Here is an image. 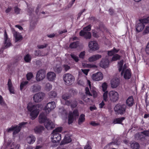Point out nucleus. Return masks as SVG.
<instances>
[{"label": "nucleus", "mask_w": 149, "mask_h": 149, "mask_svg": "<svg viewBox=\"0 0 149 149\" xmlns=\"http://www.w3.org/2000/svg\"><path fill=\"white\" fill-rule=\"evenodd\" d=\"M40 106V105H34L30 102L28 104L27 108L28 110L31 112L30 116L31 119H34L38 116L39 113Z\"/></svg>", "instance_id": "1"}, {"label": "nucleus", "mask_w": 149, "mask_h": 149, "mask_svg": "<svg viewBox=\"0 0 149 149\" xmlns=\"http://www.w3.org/2000/svg\"><path fill=\"white\" fill-rule=\"evenodd\" d=\"M126 109L125 105L118 104L115 106L114 110L117 113L122 115L125 112Z\"/></svg>", "instance_id": "2"}, {"label": "nucleus", "mask_w": 149, "mask_h": 149, "mask_svg": "<svg viewBox=\"0 0 149 149\" xmlns=\"http://www.w3.org/2000/svg\"><path fill=\"white\" fill-rule=\"evenodd\" d=\"M63 79L66 84L69 85L74 82V78L71 74L66 73L63 76Z\"/></svg>", "instance_id": "3"}, {"label": "nucleus", "mask_w": 149, "mask_h": 149, "mask_svg": "<svg viewBox=\"0 0 149 149\" xmlns=\"http://www.w3.org/2000/svg\"><path fill=\"white\" fill-rule=\"evenodd\" d=\"M109 98L110 100L113 102H116L119 98V95L118 93L115 91H111L109 93Z\"/></svg>", "instance_id": "4"}, {"label": "nucleus", "mask_w": 149, "mask_h": 149, "mask_svg": "<svg viewBox=\"0 0 149 149\" xmlns=\"http://www.w3.org/2000/svg\"><path fill=\"white\" fill-rule=\"evenodd\" d=\"M79 113L77 109L74 110L72 113H69L68 116V123L69 124L72 123L74 119L79 116Z\"/></svg>", "instance_id": "5"}, {"label": "nucleus", "mask_w": 149, "mask_h": 149, "mask_svg": "<svg viewBox=\"0 0 149 149\" xmlns=\"http://www.w3.org/2000/svg\"><path fill=\"white\" fill-rule=\"evenodd\" d=\"M45 96V94L44 93L42 92H39L33 95V100L35 102H39L43 100Z\"/></svg>", "instance_id": "6"}, {"label": "nucleus", "mask_w": 149, "mask_h": 149, "mask_svg": "<svg viewBox=\"0 0 149 149\" xmlns=\"http://www.w3.org/2000/svg\"><path fill=\"white\" fill-rule=\"evenodd\" d=\"M56 105L55 102L52 101L48 103L45 107L44 109L46 114L48 113L49 112L53 110L56 107Z\"/></svg>", "instance_id": "7"}, {"label": "nucleus", "mask_w": 149, "mask_h": 149, "mask_svg": "<svg viewBox=\"0 0 149 149\" xmlns=\"http://www.w3.org/2000/svg\"><path fill=\"white\" fill-rule=\"evenodd\" d=\"M125 65L124 64L123 66V68L121 72V75L123 76L124 78L125 79H130L131 76V74L130 70L129 69H125L124 68L125 67Z\"/></svg>", "instance_id": "8"}, {"label": "nucleus", "mask_w": 149, "mask_h": 149, "mask_svg": "<svg viewBox=\"0 0 149 149\" xmlns=\"http://www.w3.org/2000/svg\"><path fill=\"white\" fill-rule=\"evenodd\" d=\"M46 72L44 70H39L36 75V79L37 81H40L42 80L45 77Z\"/></svg>", "instance_id": "9"}, {"label": "nucleus", "mask_w": 149, "mask_h": 149, "mask_svg": "<svg viewBox=\"0 0 149 149\" xmlns=\"http://www.w3.org/2000/svg\"><path fill=\"white\" fill-rule=\"evenodd\" d=\"M3 43L5 48L8 47L11 45L10 39L8 37L6 30H4Z\"/></svg>", "instance_id": "10"}, {"label": "nucleus", "mask_w": 149, "mask_h": 149, "mask_svg": "<svg viewBox=\"0 0 149 149\" xmlns=\"http://www.w3.org/2000/svg\"><path fill=\"white\" fill-rule=\"evenodd\" d=\"M88 46L90 50L92 51H95L99 48L97 42L95 41H90L88 43Z\"/></svg>", "instance_id": "11"}, {"label": "nucleus", "mask_w": 149, "mask_h": 149, "mask_svg": "<svg viewBox=\"0 0 149 149\" xmlns=\"http://www.w3.org/2000/svg\"><path fill=\"white\" fill-rule=\"evenodd\" d=\"M52 141L53 143L59 142L61 140V136L58 133H52L51 137Z\"/></svg>", "instance_id": "12"}, {"label": "nucleus", "mask_w": 149, "mask_h": 149, "mask_svg": "<svg viewBox=\"0 0 149 149\" xmlns=\"http://www.w3.org/2000/svg\"><path fill=\"white\" fill-rule=\"evenodd\" d=\"M85 93L86 95H85L84 97H83V100L84 101L86 102H92V100L90 98V97H88L87 96H91L92 94L90 93L89 91V89L88 87H86L85 89Z\"/></svg>", "instance_id": "13"}, {"label": "nucleus", "mask_w": 149, "mask_h": 149, "mask_svg": "<svg viewBox=\"0 0 149 149\" xmlns=\"http://www.w3.org/2000/svg\"><path fill=\"white\" fill-rule=\"evenodd\" d=\"M92 79L95 81H99L102 79L103 75L101 72H99L93 74L91 77Z\"/></svg>", "instance_id": "14"}, {"label": "nucleus", "mask_w": 149, "mask_h": 149, "mask_svg": "<svg viewBox=\"0 0 149 149\" xmlns=\"http://www.w3.org/2000/svg\"><path fill=\"white\" fill-rule=\"evenodd\" d=\"M120 81L119 79L117 78H114L111 80V85L112 88H116L120 84Z\"/></svg>", "instance_id": "15"}, {"label": "nucleus", "mask_w": 149, "mask_h": 149, "mask_svg": "<svg viewBox=\"0 0 149 149\" xmlns=\"http://www.w3.org/2000/svg\"><path fill=\"white\" fill-rule=\"evenodd\" d=\"M109 63L108 56H106L105 58H102L100 63V66L102 68H106L108 67Z\"/></svg>", "instance_id": "16"}, {"label": "nucleus", "mask_w": 149, "mask_h": 149, "mask_svg": "<svg viewBox=\"0 0 149 149\" xmlns=\"http://www.w3.org/2000/svg\"><path fill=\"white\" fill-rule=\"evenodd\" d=\"M144 23L141 21V19H139L136 26V31L139 32L142 31L144 29Z\"/></svg>", "instance_id": "17"}, {"label": "nucleus", "mask_w": 149, "mask_h": 149, "mask_svg": "<svg viewBox=\"0 0 149 149\" xmlns=\"http://www.w3.org/2000/svg\"><path fill=\"white\" fill-rule=\"evenodd\" d=\"M46 113H40L39 117V122L40 123H44V124L49 119L47 118L46 117Z\"/></svg>", "instance_id": "18"}, {"label": "nucleus", "mask_w": 149, "mask_h": 149, "mask_svg": "<svg viewBox=\"0 0 149 149\" xmlns=\"http://www.w3.org/2000/svg\"><path fill=\"white\" fill-rule=\"evenodd\" d=\"M47 78L49 81H55L56 78V75L53 72H50L47 74Z\"/></svg>", "instance_id": "19"}, {"label": "nucleus", "mask_w": 149, "mask_h": 149, "mask_svg": "<svg viewBox=\"0 0 149 149\" xmlns=\"http://www.w3.org/2000/svg\"><path fill=\"white\" fill-rule=\"evenodd\" d=\"M12 30L13 36L15 39V42H17L21 40L22 38V36L20 34L19 32L16 31L13 29H12Z\"/></svg>", "instance_id": "20"}, {"label": "nucleus", "mask_w": 149, "mask_h": 149, "mask_svg": "<svg viewBox=\"0 0 149 149\" xmlns=\"http://www.w3.org/2000/svg\"><path fill=\"white\" fill-rule=\"evenodd\" d=\"M45 128L48 130L52 129L55 126L54 123L49 119L44 124Z\"/></svg>", "instance_id": "21"}, {"label": "nucleus", "mask_w": 149, "mask_h": 149, "mask_svg": "<svg viewBox=\"0 0 149 149\" xmlns=\"http://www.w3.org/2000/svg\"><path fill=\"white\" fill-rule=\"evenodd\" d=\"M79 35L81 36H83L86 39H90L91 36V33L89 32L81 31L79 33Z\"/></svg>", "instance_id": "22"}, {"label": "nucleus", "mask_w": 149, "mask_h": 149, "mask_svg": "<svg viewBox=\"0 0 149 149\" xmlns=\"http://www.w3.org/2000/svg\"><path fill=\"white\" fill-rule=\"evenodd\" d=\"M102 57V56L100 54L94 55L88 58V61L90 62H94L99 60Z\"/></svg>", "instance_id": "23"}, {"label": "nucleus", "mask_w": 149, "mask_h": 149, "mask_svg": "<svg viewBox=\"0 0 149 149\" xmlns=\"http://www.w3.org/2000/svg\"><path fill=\"white\" fill-rule=\"evenodd\" d=\"M28 123L26 122H23L20 123L18 126L17 125V128L16 130L14 132V134H17L20 131L21 129L26 127V125Z\"/></svg>", "instance_id": "24"}, {"label": "nucleus", "mask_w": 149, "mask_h": 149, "mask_svg": "<svg viewBox=\"0 0 149 149\" xmlns=\"http://www.w3.org/2000/svg\"><path fill=\"white\" fill-rule=\"evenodd\" d=\"M36 138L35 136L32 135H31L28 136L26 139L27 142L30 144H33L35 141Z\"/></svg>", "instance_id": "25"}, {"label": "nucleus", "mask_w": 149, "mask_h": 149, "mask_svg": "<svg viewBox=\"0 0 149 149\" xmlns=\"http://www.w3.org/2000/svg\"><path fill=\"white\" fill-rule=\"evenodd\" d=\"M40 86L38 84H35L32 86L31 88L32 91L33 93L36 92L40 91Z\"/></svg>", "instance_id": "26"}, {"label": "nucleus", "mask_w": 149, "mask_h": 149, "mask_svg": "<svg viewBox=\"0 0 149 149\" xmlns=\"http://www.w3.org/2000/svg\"><path fill=\"white\" fill-rule=\"evenodd\" d=\"M87 84H88L93 97H97V92L96 91V89L95 88H91V82L89 80H87Z\"/></svg>", "instance_id": "27"}, {"label": "nucleus", "mask_w": 149, "mask_h": 149, "mask_svg": "<svg viewBox=\"0 0 149 149\" xmlns=\"http://www.w3.org/2000/svg\"><path fill=\"white\" fill-rule=\"evenodd\" d=\"M143 134L145 136L149 137V130L144 131L141 133H139L135 135V137L138 136L139 138L141 139L143 138L142 134Z\"/></svg>", "instance_id": "28"}, {"label": "nucleus", "mask_w": 149, "mask_h": 149, "mask_svg": "<svg viewBox=\"0 0 149 149\" xmlns=\"http://www.w3.org/2000/svg\"><path fill=\"white\" fill-rule=\"evenodd\" d=\"M44 127L42 126H38L36 127L34 129V132L36 134H39L44 130Z\"/></svg>", "instance_id": "29"}, {"label": "nucleus", "mask_w": 149, "mask_h": 149, "mask_svg": "<svg viewBox=\"0 0 149 149\" xmlns=\"http://www.w3.org/2000/svg\"><path fill=\"white\" fill-rule=\"evenodd\" d=\"M54 69L55 72L58 73H60L61 71L62 68L61 67V63L60 62L56 64V65L54 66Z\"/></svg>", "instance_id": "30"}, {"label": "nucleus", "mask_w": 149, "mask_h": 149, "mask_svg": "<svg viewBox=\"0 0 149 149\" xmlns=\"http://www.w3.org/2000/svg\"><path fill=\"white\" fill-rule=\"evenodd\" d=\"M65 104L67 105H70V104L71 108H74L77 106V103L75 101L71 102L70 101L67 100L65 101Z\"/></svg>", "instance_id": "31"}, {"label": "nucleus", "mask_w": 149, "mask_h": 149, "mask_svg": "<svg viewBox=\"0 0 149 149\" xmlns=\"http://www.w3.org/2000/svg\"><path fill=\"white\" fill-rule=\"evenodd\" d=\"M8 89H9L11 93L14 94V90L13 86L11 81L10 79H9L8 81Z\"/></svg>", "instance_id": "32"}, {"label": "nucleus", "mask_w": 149, "mask_h": 149, "mask_svg": "<svg viewBox=\"0 0 149 149\" xmlns=\"http://www.w3.org/2000/svg\"><path fill=\"white\" fill-rule=\"evenodd\" d=\"M126 104L129 106H132L134 104V99L132 96L129 97L126 100Z\"/></svg>", "instance_id": "33"}, {"label": "nucleus", "mask_w": 149, "mask_h": 149, "mask_svg": "<svg viewBox=\"0 0 149 149\" xmlns=\"http://www.w3.org/2000/svg\"><path fill=\"white\" fill-rule=\"evenodd\" d=\"M85 115L84 114H81L79 116L78 119V124L79 125L81 124L85 121Z\"/></svg>", "instance_id": "34"}, {"label": "nucleus", "mask_w": 149, "mask_h": 149, "mask_svg": "<svg viewBox=\"0 0 149 149\" xmlns=\"http://www.w3.org/2000/svg\"><path fill=\"white\" fill-rule=\"evenodd\" d=\"M71 141L72 139L70 136L67 135L65 136L63 141L61 142H63V143H68L71 142Z\"/></svg>", "instance_id": "35"}, {"label": "nucleus", "mask_w": 149, "mask_h": 149, "mask_svg": "<svg viewBox=\"0 0 149 149\" xmlns=\"http://www.w3.org/2000/svg\"><path fill=\"white\" fill-rule=\"evenodd\" d=\"M125 119L124 117L117 118L114 119L113 123L114 124H121L123 120Z\"/></svg>", "instance_id": "36"}, {"label": "nucleus", "mask_w": 149, "mask_h": 149, "mask_svg": "<svg viewBox=\"0 0 149 149\" xmlns=\"http://www.w3.org/2000/svg\"><path fill=\"white\" fill-rule=\"evenodd\" d=\"M103 35V33L101 31L99 32L94 31L93 32V36L95 38H98Z\"/></svg>", "instance_id": "37"}, {"label": "nucleus", "mask_w": 149, "mask_h": 149, "mask_svg": "<svg viewBox=\"0 0 149 149\" xmlns=\"http://www.w3.org/2000/svg\"><path fill=\"white\" fill-rule=\"evenodd\" d=\"M119 50L116 49L114 47L113 49L108 51V54L109 56H112L115 53H117Z\"/></svg>", "instance_id": "38"}, {"label": "nucleus", "mask_w": 149, "mask_h": 149, "mask_svg": "<svg viewBox=\"0 0 149 149\" xmlns=\"http://www.w3.org/2000/svg\"><path fill=\"white\" fill-rule=\"evenodd\" d=\"M31 57L29 54H27L24 57V59L26 63H30L31 61Z\"/></svg>", "instance_id": "39"}, {"label": "nucleus", "mask_w": 149, "mask_h": 149, "mask_svg": "<svg viewBox=\"0 0 149 149\" xmlns=\"http://www.w3.org/2000/svg\"><path fill=\"white\" fill-rule=\"evenodd\" d=\"M130 146L133 149H138L139 148V144L136 142H134L131 143Z\"/></svg>", "instance_id": "40"}, {"label": "nucleus", "mask_w": 149, "mask_h": 149, "mask_svg": "<svg viewBox=\"0 0 149 149\" xmlns=\"http://www.w3.org/2000/svg\"><path fill=\"white\" fill-rule=\"evenodd\" d=\"M48 95L49 97L50 98H55L57 95L56 92L53 91H51L49 92Z\"/></svg>", "instance_id": "41"}, {"label": "nucleus", "mask_w": 149, "mask_h": 149, "mask_svg": "<svg viewBox=\"0 0 149 149\" xmlns=\"http://www.w3.org/2000/svg\"><path fill=\"white\" fill-rule=\"evenodd\" d=\"M59 112L60 113H61V114L65 118H66L67 116V112L65 110L63 107H62L61 108L59 109Z\"/></svg>", "instance_id": "42"}, {"label": "nucleus", "mask_w": 149, "mask_h": 149, "mask_svg": "<svg viewBox=\"0 0 149 149\" xmlns=\"http://www.w3.org/2000/svg\"><path fill=\"white\" fill-rule=\"evenodd\" d=\"M123 64V60H122L118 62V70L119 72L121 71L122 70Z\"/></svg>", "instance_id": "43"}, {"label": "nucleus", "mask_w": 149, "mask_h": 149, "mask_svg": "<svg viewBox=\"0 0 149 149\" xmlns=\"http://www.w3.org/2000/svg\"><path fill=\"white\" fill-rule=\"evenodd\" d=\"M52 86L49 83H48L46 84L45 87V90L49 91L52 88Z\"/></svg>", "instance_id": "44"}, {"label": "nucleus", "mask_w": 149, "mask_h": 149, "mask_svg": "<svg viewBox=\"0 0 149 149\" xmlns=\"http://www.w3.org/2000/svg\"><path fill=\"white\" fill-rule=\"evenodd\" d=\"M108 87V84L107 83L104 82L102 84V88L103 92L107 91L106 90Z\"/></svg>", "instance_id": "45"}, {"label": "nucleus", "mask_w": 149, "mask_h": 149, "mask_svg": "<svg viewBox=\"0 0 149 149\" xmlns=\"http://www.w3.org/2000/svg\"><path fill=\"white\" fill-rule=\"evenodd\" d=\"M104 93L103 94V97L104 100L105 101H107L109 100V97H108V91H106L104 92Z\"/></svg>", "instance_id": "46"}, {"label": "nucleus", "mask_w": 149, "mask_h": 149, "mask_svg": "<svg viewBox=\"0 0 149 149\" xmlns=\"http://www.w3.org/2000/svg\"><path fill=\"white\" fill-rule=\"evenodd\" d=\"M71 58L76 62H78L79 60L78 57L73 53L70 54Z\"/></svg>", "instance_id": "47"}, {"label": "nucleus", "mask_w": 149, "mask_h": 149, "mask_svg": "<svg viewBox=\"0 0 149 149\" xmlns=\"http://www.w3.org/2000/svg\"><path fill=\"white\" fill-rule=\"evenodd\" d=\"M78 45L77 42H74L70 44V47L71 48H76Z\"/></svg>", "instance_id": "48"}, {"label": "nucleus", "mask_w": 149, "mask_h": 149, "mask_svg": "<svg viewBox=\"0 0 149 149\" xmlns=\"http://www.w3.org/2000/svg\"><path fill=\"white\" fill-rule=\"evenodd\" d=\"M120 56L118 54H116L114 55L113 56L111 61H116L120 59Z\"/></svg>", "instance_id": "49"}, {"label": "nucleus", "mask_w": 149, "mask_h": 149, "mask_svg": "<svg viewBox=\"0 0 149 149\" xmlns=\"http://www.w3.org/2000/svg\"><path fill=\"white\" fill-rule=\"evenodd\" d=\"M17 128V125L14 126H12L11 127L8 128V132H10L11 131H14L13 132V134H14V132L16 130V129Z\"/></svg>", "instance_id": "50"}, {"label": "nucleus", "mask_w": 149, "mask_h": 149, "mask_svg": "<svg viewBox=\"0 0 149 149\" xmlns=\"http://www.w3.org/2000/svg\"><path fill=\"white\" fill-rule=\"evenodd\" d=\"M81 71L79 72V75H80L81 72H83L86 75H87L88 72L89 71V69H81Z\"/></svg>", "instance_id": "51"}, {"label": "nucleus", "mask_w": 149, "mask_h": 149, "mask_svg": "<svg viewBox=\"0 0 149 149\" xmlns=\"http://www.w3.org/2000/svg\"><path fill=\"white\" fill-rule=\"evenodd\" d=\"M62 130V128L61 127H58L54 130L53 131V133H58L61 132Z\"/></svg>", "instance_id": "52"}, {"label": "nucleus", "mask_w": 149, "mask_h": 149, "mask_svg": "<svg viewBox=\"0 0 149 149\" xmlns=\"http://www.w3.org/2000/svg\"><path fill=\"white\" fill-rule=\"evenodd\" d=\"M28 83V81H23L22 82L20 85V89L21 90H22L23 89V87L26 85Z\"/></svg>", "instance_id": "53"}, {"label": "nucleus", "mask_w": 149, "mask_h": 149, "mask_svg": "<svg viewBox=\"0 0 149 149\" xmlns=\"http://www.w3.org/2000/svg\"><path fill=\"white\" fill-rule=\"evenodd\" d=\"M70 98L69 95L67 93L63 94L62 96V99L65 100H66L67 99H68Z\"/></svg>", "instance_id": "54"}, {"label": "nucleus", "mask_w": 149, "mask_h": 149, "mask_svg": "<svg viewBox=\"0 0 149 149\" xmlns=\"http://www.w3.org/2000/svg\"><path fill=\"white\" fill-rule=\"evenodd\" d=\"M33 77L32 73L31 72H29L26 74V77L28 80H30Z\"/></svg>", "instance_id": "55"}, {"label": "nucleus", "mask_w": 149, "mask_h": 149, "mask_svg": "<svg viewBox=\"0 0 149 149\" xmlns=\"http://www.w3.org/2000/svg\"><path fill=\"white\" fill-rule=\"evenodd\" d=\"M63 67L64 70L65 71H67L70 68V66L67 64L63 65Z\"/></svg>", "instance_id": "56"}, {"label": "nucleus", "mask_w": 149, "mask_h": 149, "mask_svg": "<svg viewBox=\"0 0 149 149\" xmlns=\"http://www.w3.org/2000/svg\"><path fill=\"white\" fill-rule=\"evenodd\" d=\"M91 30V26H90L89 25L83 28V30L81 31H86L88 32V31H90Z\"/></svg>", "instance_id": "57"}, {"label": "nucleus", "mask_w": 149, "mask_h": 149, "mask_svg": "<svg viewBox=\"0 0 149 149\" xmlns=\"http://www.w3.org/2000/svg\"><path fill=\"white\" fill-rule=\"evenodd\" d=\"M141 20L144 23H148L149 22V17L146 18L141 19Z\"/></svg>", "instance_id": "58"}, {"label": "nucleus", "mask_w": 149, "mask_h": 149, "mask_svg": "<svg viewBox=\"0 0 149 149\" xmlns=\"http://www.w3.org/2000/svg\"><path fill=\"white\" fill-rule=\"evenodd\" d=\"M85 53V51L81 52L79 55V57L81 58H84V57Z\"/></svg>", "instance_id": "59"}, {"label": "nucleus", "mask_w": 149, "mask_h": 149, "mask_svg": "<svg viewBox=\"0 0 149 149\" xmlns=\"http://www.w3.org/2000/svg\"><path fill=\"white\" fill-rule=\"evenodd\" d=\"M0 104L3 106H4L5 105V103L3 101L2 97L1 95H0Z\"/></svg>", "instance_id": "60"}, {"label": "nucleus", "mask_w": 149, "mask_h": 149, "mask_svg": "<svg viewBox=\"0 0 149 149\" xmlns=\"http://www.w3.org/2000/svg\"><path fill=\"white\" fill-rule=\"evenodd\" d=\"M145 52L147 54H149V42L148 43L145 48Z\"/></svg>", "instance_id": "61"}, {"label": "nucleus", "mask_w": 149, "mask_h": 149, "mask_svg": "<svg viewBox=\"0 0 149 149\" xmlns=\"http://www.w3.org/2000/svg\"><path fill=\"white\" fill-rule=\"evenodd\" d=\"M47 45V44H44L42 45H39L38 46V47L39 49H43L46 47Z\"/></svg>", "instance_id": "62"}, {"label": "nucleus", "mask_w": 149, "mask_h": 149, "mask_svg": "<svg viewBox=\"0 0 149 149\" xmlns=\"http://www.w3.org/2000/svg\"><path fill=\"white\" fill-rule=\"evenodd\" d=\"M20 10L17 7L15 8V12L17 14H19L20 12Z\"/></svg>", "instance_id": "63"}, {"label": "nucleus", "mask_w": 149, "mask_h": 149, "mask_svg": "<svg viewBox=\"0 0 149 149\" xmlns=\"http://www.w3.org/2000/svg\"><path fill=\"white\" fill-rule=\"evenodd\" d=\"M104 105L105 104L103 101H102V102L99 104V107L100 108H104Z\"/></svg>", "instance_id": "64"}]
</instances>
